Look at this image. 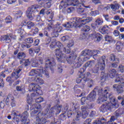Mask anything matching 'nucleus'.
<instances>
[{
	"label": "nucleus",
	"instance_id": "nucleus-1",
	"mask_svg": "<svg viewBox=\"0 0 124 124\" xmlns=\"http://www.w3.org/2000/svg\"><path fill=\"white\" fill-rule=\"evenodd\" d=\"M46 67H41L36 70L35 69H32L29 73L30 76H34L37 74V72L40 74H44L46 78H49V73H48V68H50L51 73H54L53 66H55L56 62L55 60L51 59H46L45 61Z\"/></svg>",
	"mask_w": 124,
	"mask_h": 124
},
{
	"label": "nucleus",
	"instance_id": "nucleus-2",
	"mask_svg": "<svg viewBox=\"0 0 124 124\" xmlns=\"http://www.w3.org/2000/svg\"><path fill=\"white\" fill-rule=\"evenodd\" d=\"M75 21L72 22L70 21L63 24V27L65 28H79L81 29V27L85 26L86 24L90 23L92 21V18L91 17H75Z\"/></svg>",
	"mask_w": 124,
	"mask_h": 124
},
{
	"label": "nucleus",
	"instance_id": "nucleus-3",
	"mask_svg": "<svg viewBox=\"0 0 124 124\" xmlns=\"http://www.w3.org/2000/svg\"><path fill=\"white\" fill-rule=\"evenodd\" d=\"M108 98L110 102H106L102 105L99 108L100 112L105 113V112H107L108 110L112 112L119 108V104L113 94H109L108 95Z\"/></svg>",
	"mask_w": 124,
	"mask_h": 124
},
{
	"label": "nucleus",
	"instance_id": "nucleus-4",
	"mask_svg": "<svg viewBox=\"0 0 124 124\" xmlns=\"http://www.w3.org/2000/svg\"><path fill=\"white\" fill-rule=\"evenodd\" d=\"M52 114H53L52 111H49L48 113L47 111H43L42 113L39 112L36 115V124H61L62 122H61V121L60 120H56V118L54 117H53V123L52 122H50V121L43 118L46 115L48 118H51Z\"/></svg>",
	"mask_w": 124,
	"mask_h": 124
},
{
	"label": "nucleus",
	"instance_id": "nucleus-5",
	"mask_svg": "<svg viewBox=\"0 0 124 124\" xmlns=\"http://www.w3.org/2000/svg\"><path fill=\"white\" fill-rule=\"evenodd\" d=\"M76 58H77V54L74 52L70 54V55L66 58L67 63L71 64L72 68L74 69L75 68H79V67H80L82 65V64L80 62H75Z\"/></svg>",
	"mask_w": 124,
	"mask_h": 124
},
{
	"label": "nucleus",
	"instance_id": "nucleus-6",
	"mask_svg": "<svg viewBox=\"0 0 124 124\" xmlns=\"http://www.w3.org/2000/svg\"><path fill=\"white\" fill-rule=\"evenodd\" d=\"M115 83H120L121 85L114 84L113 88L114 90H116L118 93H124V78L122 76H117L115 79Z\"/></svg>",
	"mask_w": 124,
	"mask_h": 124
},
{
	"label": "nucleus",
	"instance_id": "nucleus-7",
	"mask_svg": "<svg viewBox=\"0 0 124 124\" xmlns=\"http://www.w3.org/2000/svg\"><path fill=\"white\" fill-rule=\"evenodd\" d=\"M105 60H106V57L105 56H102V58L99 59L97 64L95 65L92 70L93 73H98L99 69L101 71L105 70V67L106 66Z\"/></svg>",
	"mask_w": 124,
	"mask_h": 124
},
{
	"label": "nucleus",
	"instance_id": "nucleus-8",
	"mask_svg": "<svg viewBox=\"0 0 124 124\" xmlns=\"http://www.w3.org/2000/svg\"><path fill=\"white\" fill-rule=\"evenodd\" d=\"M110 92V88L107 87L104 88V90L101 89L98 90V94L100 96L98 98L99 100L101 101V102H105L107 101L108 99V96L107 94L109 93Z\"/></svg>",
	"mask_w": 124,
	"mask_h": 124
},
{
	"label": "nucleus",
	"instance_id": "nucleus-9",
	"mask_svg": "<svg viewBox=\"0 0 124 124\" xmlns=\"http://www.w3.org/2000/svg\"><path fill=\"white\" fill-rule=\"evenodd\" d=\"M95 96H96V91L93 90L91 92L87 97H83L81 98V105H85V104H88L89 102H93L95 100Z\"/></svg>",
	"mask_w": 124,
	"mask_h": 124
},
{
	"label": "nucleus",
	"instance_id": "nucleus-10",
	"mask_svg": "<svg viewBox=\"0 0 124 124\" xmlns=\"http://www.w3.org/2000/svg\"><path fill=\"white\" fill-rule=\"evenodd\" d=\"M22 71V67L19 66L18 67L16 70H14V72L11 74V77H7L6 78L7 82H8V83H10V84L11 85V84L13 83V82H14V80L12 79V78L14 79V80H17V79H18L20 77V76H19V73Z\"/></svg>",
	"mask_w": 124,
	"mask_h": 124
},
{
	"label": "nucleus",
	"instance_id": "nucleus-11",
	"mask_svg": "<svg viewBox=\"0 0 124 124\" xmlns=\"http://www.w3.org/2000/svg\"><path fill=\"white\" fill-rule=\"evenodd\" d=\"M64 5H67L69 6H76V7H81L83 6L85 8H89L91 9V6H85V4H81V2H79V0H66L64 2Z\"/></svg>",
	"mask_w": 124,
	"mask_h": 124
},
{
	"label": "nucleus",
	"instance_id": "nucleus-12",
	"mask_svg": "<svg viewBox=\"0 0 124 124\" xmlns=\"http://www.w3.org/2000/svg\"><path fill=\"white\" fill-rule=\"evenodd\" d=\"M81 112L79 111L77 112L76 115V120L77 121H78L79 118L82 116L83 119H86L88 116H89V113L90 111H89V108H88V106H83L81 107Z\"/></svg>",
	"mask_w": 124,
	"mask_h": 124
},
{
	"label": "nucleus",
	"instance_id": "nucleus-13",
	"mask_svg": "<svg viewBox=\"0 0 124 124\" xmlns=\"http://www.w3.org/2000/svg\"><path fill=\"white\" fill-rule=\"evenodd\" d=\"M38 8H39V5L38 4H35L29 7L26 11V15L28 18L31 17L32 15L38 13L39 11H38Z\"/></svg>",
	"mask_w": 124,
	"mask_h": 124
},
{
	"label": "nucleus",
	"instance_id": "nucleus-14",
	"mask_svg": "<svg viewBox=\"0 0 124 124\" xmlns=\"http://www.w3.org/2000/svg\"><path fill=\"white\" fill-rule=\"evenodd\" d=\"M98 50H91L89 49H85L82 52L81 55L82 56H89L90 57H93L94 60H96V58H94V57H96L97 55L98 54Z\"/></svg>",
	"mask_w": 124,
	"mask_h": 124
},
{
	"label": "nucleus",
	"instance_id": "nucleus-15",
	"mask_svg": "<svg viewBox=\"0 0 124 124\" xmlns=\"http://www.w3.org/2000/svg\"><path fill=\"white\" fill-rule=\"evenodd\" d=\"M89 80V78L86 77L84 75L80 76L78 75V78L76 79V83L77 84H80V83H82L81 85V88L82 89H84L85 87V84H86V82H88Z\"/></svg>",
	"mask_w": 124,
	"mask_h": 124
},
{
	"label": "nucleus",
	"instance_id": "nucleus-16",
	"mask_svg": "<svg viewBox=\"0 0 124 124\" xmlns=\"http://www.w3.org/2000/svg\"><path fill=\"white\" fill-rule=\"evenodd\" d=\"M43 101H44V99L42 98V97L37 98L35 99L36 103L33 104L31 108H32V109H36V110H39V111H40V109H41V105L38 103H41V102H43Z\"/></svg>",
	"mask_w": 124,
	"mask_h": 124
},
{
	"label": "nucleus",
	"instance_id": "nucleus-17",
	"mask_svg": "<svg viewBox=\"0 0 124 124\" xmlns=\"http://www.w3.org/2000/svg\"><path fill=\"white\" fill-rule=\"evenodd\" d=\"M65 6H68L67 5H64V3L63 5L60 4L59 6L60 9H62V13L64 14H68V13H71L75 8L74 7H66Z\"/></svg>",
	"mask_w": 124,
	"mask_h": 124
},
{
	"label": "nucleus",
	"instance_id": "nucleus-18",
	"mask_svg": "<svg viewBox=\"0 0 124 124\" xmlns=\"http://www.w3.org/2000/svg\"><path fill=\"white\" fill-rule=\"evenodd\" d=\"M33 92H36V95H42L43 92L41 90V87L38 84L32 83L31 84Z\"/></svg>",
	"mask_w": 124,
	"mask_h": 124
},
{
	"label": "nucleus",
	"instance_id": "nucleus-19",
	"mask_svg": "<svg viewBox=\"0 0 124 124\" xmlns=\"http://www.w3.org/2000/svg\"><path fill=\"white\" fill-rule=\"evenodd\" d=\"M55 56H56V59L58 62H62V59L65 58L64 54L62 53V51H61V49H57L55 50Z\"/></svg>",
	"mask_w": 124,
	"mask_h": 124
},
{
	"label": "nucleus",
	"instance_id": "nucleus-20",
	"mask_svg": "<svg viewBox=\"0 0 124 124\" xmlns=\"http://www.w3.org/2000/svg\"><path fill=\"white\" fill-rule=\"evenodd\" d=\"M99 31L102 34H109L110 33V27L107 25H104L99 29Z\"/></svg>",
	"mask_w": 124,
	"mask_h": 124
},
{
	"label": "nucleus",
	"instance_id": "nucleus-21",
	"mask_svg": "<svg viewBox=\"0 0 124 124\" xmlns=\"http://www.w3.org/2000/svg\"><path fill=\"white\" fill-rule=\"evenodd\" d=\"M73 45H74V43L72 42L69 43L65 47H63V51L64 53H65V54H69L70 53V51L71 50L70 47H72Z\"/></svg>",
	"mask_w": 124,
	"mask_h": 124
},
{
	"label": "nucleus",
	"instance_id": "nucleus-22",
	"mask_svg": "<svg viewBox=\"0 0 124 124\" xmlns=\"http://www.w3.org/2000/svg\"><path fill=\"white\" fill-rule=\"evenodd\" d=\"M105 81H106V74L105 72L102 71L100 76V82L101 86L104 84Z\"/></svg>",
	"mask_w": 124,
	"mask_h": 124
},
{
	"label": "nucleus",
	"instance_id": "nucleus-23",
	"mask_svg": "<svg viewBox=\"0 0 124 124\" xmlns=\"http://www.w3.org/2000/svg\"><path fill=\"white\" fill-rule=\"evenodd\" d=\"M30 21H36V22H39L41 17L39 15H33L30 17H28Z\"/></svg>",
	"mask_w": 124,
	"mask_h": 124
},
{
	"label": "nucleus",
	"instance_id": "nucleus-24",
	"mask_svg": "<svg viewBox=\"0 0 124 124\" xmlns=\"http://www.w3.org/2000/svg\"><path fill=\"white\" fill-rule=\"evenodd\" d=\"M19 62L21 65L24 66H29L31 64L30 59H22L20 60Z\"/></svg>",
	"mask_w": 124,
	"mask_h": 124
},
{
	"label": "nucleus",
	"instance_id": "nucleus-25",
	"mask_svg": "<svg viewBox=\"0 0 124 124\" xmlns=\"http://www.w3.org/2000/svg\"><path fill=\"white\" fill-rule=\"evenodd\" d=\"M102 24H103V19H102V18H99L96 20L94 24H92V27H93V26H95L94 28H95V27H97V28L98 26H101Z\"/></svg>",
	"mask_w": 124,
	"mask_h": 124
},
{
	"label": "nucleus",
	"instance_id": "nucleus-26",
	"mask_svg": "<svg viewBox=\"0 0 124 124\" xmlns=\"http://www.w3.org/2000/svg\"><path fill=\"white\" fill-rule=\"evenodd\" d=\"M4 72V71H2L0 76V87H4V82L3 81V78H5Z\"/></svg>",
	"mask_w": 124,
	"mask_h": 124
},
{
	"label": "nucleus",
	"instance_id": "nucleus-27",
	"mask_svg": "<svg viewBox=\"0 0 124 124\" xmlns=\"http://www.w3.org/2000/svg\"><path fill=\"white\" fill-rule=\"evenodd\" d=\"M109 61L111 62H115V63H119V62H120L119 58H116V55H115L114 53H112L110 55Z\"/></svg>",
	"mask_w": 124,
	"mask_h": 124
},
{
	"label": "nucleus",
	"instance_id": "nucleus-28",
	"mask_svg": "<svg viewBox=\"0 0 124 124\" xmlns=\"http://www.w3.org/2000/svg\"><path fill=\"white\" fill-rule=\"evenodd\" d=\"M106 124V119L104 118H102L101 119L99 118L95 120L94 122H93V124Z\"/></svg>",
	"mask_w": 124,
	"mask_h": 124
},
{
	"label": "nucleus",
	"instance_id": "nucleus-29",
	"mask_svg": "<svg viewBox=\"0 0 124 124\" xmlns=\"http://www.w3.org/2000/svg\"><path fill=\"white\" fill-rule=\"evenodd\" d=\"M34 81H35L39 85H43L44 84V80L39 76H36L34 78Z\"/></svg>",
	"mask_w": 124,
	"mask_h": 124
},
{
	"label": "nucleus",
	"instance_id": "nucleus-30",
	"mask_svg": "<svg viewBox=\"0 0 124 124\" xmlns=\"http://www.w3.org/2000/svg\"><path fill=\"white\" fill-rule=\"evenodd\" d=\"M108 75L110 78L113 79V78L116 77V76L117 75V71L115 69H111L109 71Z\"/></svg>",
	"mask_w": 124,
	"mask_h": 124
},
{
	"label": "nucleus",
	"instance_id": "nucleus-31",
	"mask_svg": "<svg viewBox=\"0 0 124 124\" xmlns=\"http://www.w3.org/2000/svg\"><path fill=\"white\" fill-rule=\"evenodd\" d=\"M105 40L108 43H112L114 41V38H113L112 36L107 35L105 36Z\"/></svg>",
	"mask_w": 124,
	"mask_h": 124
},
{
	"label": "nucleus",
	"instance_id": "nucleus-32",
	"mask_svg": "<svg viewBox=\"0 0 124 124\" xmlns=\"http://www.w3.org/2000/svg\"><path fill=\"white\" fill-rule=\"evenodd\" d=\"M122 46H123V43L122 42L118 41L116 44V49L118 51V52H121L122 51Z\"/></svg>",
	"mask_w": 124,
	"mask_h": 124
},
{
	"label": "nucleus",
	"instance_id": "nucleus-33",
	"mask_svg": "<svg viewBox=\"0 0 124 124\" xmlns=\"http://www.w3.org/2000/svg\"><path fill=\"white\" fill-rule=\"evenodd\" d=\"M124 109L123 108H119L115 111V116L117 118H119L120 116L124 114Z\"/></svg>",
	"mask_w": 124,
	"mask_h": 124
},
{
	"label": "nucleus",
	"instance_id": "nucleus-34",
	"mask_svg": "<svg viewBox=\"0 0 124 124\" xmlns=\"http://www.w3.org/2000/svg\"><path fill=\"white\" fill-rule=\"evenodd\" d=\"M62 105H59L57 106V107L54 109V111L55 112L56 115H58L61 113V111H62Z\"/></svg>",
	"mask_w": 124,
	"mask_h": 124
},
{
	"label": "nucleus",
	"instance_id": "nucleus-35",
	"mask_svg": "<svg viewBox=\"0 0 124 124\" xmlns=\"http://www.w3.org/2000/svg\"><path fill=\"white\" fill-rule=\"evenodd\" d=\"M95 62V61H90L89 62H88L85 64V67H92L93 65H94V63Z\"/></svg>",
	"mask_w": 124,
	"mask_h": 124
},
{
	"label": "nucleus",
	"instance_id": "nucleus-36",
	"mask_svg": "<svg viewBox=\"0 0 124 124\" xmlns=\"http://www.w3.org/2000/svg\"><path fill=\"white\" fill-rule=\"evenodd\" d=\"M26 57V53L24 52H19L17 54V58H18L19 60H24Z\"/></svg>",
	"mask_w": 124,
	"mask_h": 124
},
{
	"label": "nucleus",
	"instance_id": "nucleus-37",
	"mask_svg": "<svg viewBox=\"0 0 124 124\" xmlns=\"http://www.w3.org/2000/svg\"><path fill=\"white\" fill-rule=\"evenodd\" d=\"M83 26L81 28V31H84L85 32H88L91 31V27L87 25H82Z\"/></svg>",
	"mask_w": 124,
	"mask_h": 124
},
{
	"label": "nucleus",
	"instance_id": "nucleus-38",
	"mask_svg": "<svg viewBox=\"0 0 124 124\" xmlns=\"http://www.w3.org/2000/svg\"><path fill=\"white\" fill-rule=\"evenodd\" d=\"M32 66L33 67H38V68H40V67H43L42 66H40L38 63V62L36 60H34L32 63Z\"/></svg>",
	"mask_w": 124,
	"mask_h": 124
},
{
	"label": "nucleus",
	"instance_id": "nucleus-39",
	"mask_svg": "<svg viewBox=\"0 0 124 124\" xmlns=\"http://www.w3.org/2000/svg\"><path fill=\"white\" fill-rule=\"evenodd\" d=\"M95 38H97V41L99 42L101 39H102V35L100 33L97 32L94 34Z\"/></svg>",
	"mask_w": 124,
	"mask_h": 124
},
{
	"label": "nucleus",
	"instance_id": "nucleus-40",
	"mask_svg": "<svg viewBox=\"0 0 124 124\" xmlns=\"http://www.w3.org/2000/svg\"><path fill=\"white\" fill-rule=\"evenodd\" d=\"M14 97H13V96H12V95L11 94H9L7 97L6 98V104L7 105H8L9 102L10 101V100H13V98Z\"/></svg>",
	"mask_w": 124,
	"mask_h": 124
},
{
	"label": "nucleus",
	"instance_id": "nucleus-41",
	"mask_svg": "<svg viewBox=\"0 0 124 124\" xmlns=\"http://www.w3.org/2000/svg\"><path fill=\"white\" fill-rule=\"evenodd\" d=\"M42 5H43L45 8H50L51 7V5H52V3L49 1L46 2V1H44V4Z\"/></svg>",
	"mask_w": 124,
	"mask_h": 124
},
{
	"label": "nucleus",
	"instance_id": "nucleus-42",
	"mask_svg": "<svg viewBox=\"0 0 124 124\" xmlns=\"http://www.w3.org/2000/svg\"><path fill=\"white\" fill-rule=\"evenodd\" d=\"M46 15H50V16L49 17V19H51V20H53V18L54 17V14L51 10H48L46 12Z\"/></svg>",
	"mask_w": 124,
	"mask_h": 124
},
{
	"label": "nucleus",
	"instance_id": "nucleus-43",
	"mask_svg": "<svg viewBox=\"0 0 124 124\" xmlns=\"http://www.w3.org/2000/svg\"><path fill=\"white\" fill-rule=\"evenodd\" d=\"M77 7V12L78 14H83V13L85 12V9L82 8L81 7Z\"/></svg>",
	"mask_w": 124,
	"mask_h": 124
},
{
	"label": "nucleus",
	"instance_id": "nucleus-44",
	"mask_svg": "<svg viewBox=\"0 0 124 124\" xmlns=\"http://www.w3.org/2000/svg\"><path fill=\"white\" fill-rule=\"evenodd\" d=\"M115 121V116H112L109 120V121L107 123V124H117V123L112 122Z\"/></svg>",
	"mask_w": 124,
	"mask_h": 124
},
{
	"label": "nucleus",
	"instance_id": "nucleus-45",
	"mask_svg": "<svg viewBox=\"0 0 124 124\" xmlns=\"http://www.w3.org/2000/svg\"><path fill=\"white\" fill-rule=\"evenodd\" d=\"M27 28L29 30H31L32 27H34V23L31 22V21H29L27 23Z\"/></svg>",
	"mask_w": 124,
	"mask_h": 124
},
{
	"label": "nucleus",
	"instance_id": "nucleus-46",
	"mask_svg": "<svg viewBox=\"0 0 124 124\" xmlns=\"http://www.w3.org/2000/svg\"><path fill=\"white\" fill-rule=\"evenodd\" d=\"M25 42L29 44H31L33 42V38L32 37L28 38L25 39Z\"/></svg>",
	"mask_w": 124,
	"mask_h": 124
},
{
	"label": "nucleus",
	"instance_id": "nucleus-47",
	"mask_svg": "<svg viewBox=\"0 0 124 124\" xmlns=\"http://www.w3.org/2000/svg\"><path fill=\"white\" fill-rule=\"evenodd\" d=\"M110 7L113 10H118V9L119 8V7L118 5H114L113 4H111L110 5Z\"/></svg>",
	"mask_w": 124,
	"mask_h": 124
},
{
	"label": "nucleus",
	"instance_id": "nucleus-48",
	"mask_svg": "<svg viewBox=\"0 0 124 124\" xmlns=\"http://www.w3.org/2000/svg\"><path fill=\"white\" fill-rule=\"evenodd\" d=\"M18 47L17 48L18 49L20 48L21 50H24V49L26 48V44L18 43Z\"/></svg>",
	"mask_w": 124,
	"mask_h": 124
},
{
	"label": "nucleus",
	"instance_id": "nucleus-49",
	"mask_svg": "<svg viewBox=\"0 0 124 124\" xmlns=\"http://www.w3.org/2000/svg\"><path fill=\"white\" fill-rule=\"evenodd\" d=\"M5 22L6 24H9L12 22V17L10 16H8L5 18Z\"/></svg>",
	"mask_w": 124,
	"mask_h": 124
},
{
	"label": "nucleus",
	"instance_id": "nucleus-50",
	"mask_svg": "<svg viewBox=\"0 0 124 124\" xmlns=\"http://www.w3.org/2000/svg\"><path fill=\"white\" fill-rule=\"evenodd\" d=\"M86 71V69L81 68L78 73V75H80V76H82V75H84L85 76V75H84V73Z\"/></svg>",
	"mask_w": 124,
	"mask_h": 124
},
{
	"label": "nucleus",
	"instance_id": "nucleus-51",
	"mask_svg": "<svg viewBox=\"0 0 124 124\" xmlns=\"http://www.w3.org/2000/svg\"><path fill=\"white\" fill-rule=\"evenodd\" d=\"M56 46H57V42L56 41H52L50 45V49L56 48Z\"/></svg>",
	"mask_w": 124,
	"mask_h": 124
},
{
	"label": "nucleus",
	"instance_id": "nucleus-52",
	"mask_svg": "<svg viewBox=\"0 0 124 124\" xmlns=\"http://www.w3.org/2000/svg\"><path fill=\"white\" fill-rule=\"evenodd\" d=\"M29 52L30 55L31 56V57H33L34 56V48H31L29 49Z\"/></svg>",
	"mask_w": 124,
	"mask_h": 124
},
{
	"label": "nucleus",
	"instance_id": "nucleus-53",
	"mask_svg": "<svg viewBox=\"0 0 124 124\" xmlns=\"http://www.w3.org/2000/svg\"><path fill=\"white\" fill-rule=\"evenodd\" d=\"M16 90L17 92H24L25 89L23 88V86H17L16 87Z\"/></svg>",
	"mask_w": 124,
	"mask_h": 124
},
{
	"label": "nucleus",
	"instance_id": "nucleus-54",
	"mask_svg": "<svg viewBox=\"0 0 124 124\" xmlns=\"http://www.w3.org/2000/svg\"><path fill=\"white\" fill-rule=\"evenodd\" d=\"M91 14L92 16H96L97 15H99V11H98L97 10H95V11H92L91 12Z\"/></svg>",
	"mask_w": 124,
	"mask_h": 124
},
{
	"label": "nucleus",
	"instance_id": "nucleus-55",
	"mask_svg": "<svg viewBox=\"0 0 124 124\" xmlns=\"http://www.w3.org/2000/svg\"><path fill=\"white\" fill-rule=\"evenodd\" d=\"M10 39H9V36L8 35H4L2 36V40L3 41H8V40H10Z\"/></svg>",
	"mask_w": 124,
	"mask_h": 124
},
{
	"label": "nucleus",
	"instance_id": "nucleus-56",
	"mask_svg": "<svg viewBox=\"0 0 124 124\" xmlns=\"http://www.w3.org/2000/svg\"><path fill=\"white\" fill-rule=\"evenodd\" d=\"M38 31H39V30H38V28H35L34 30V31L32 32V34H30V35L34 36L35 35V34H37L38 33Z\"/></svg>",
	"mask_w": 124,
	"mask_h": 124
},
{
	"label": "nucleus",
	"instance_id": "nucleus-57",
	"mask_svg": "<svg viewBox=\"0 0 124 124\" xmlns=\"http://www.w3.org/2000/svg\"><path fill=\"white\" fill-rule=\"evenodd\" d=\"M93 3L94 4H101V0H92Z\"/></svg>",
	"mask_w": 124,
	"mask_h": 124
},
{
	"label": "nucleus",
	"instance_id": "nucleus-58",
	"mask_svg": "<svg viewBox=\"0 0 124 124\" xmlns=\"http://www.w3.org/2000/svg\"><path fill=\"white\" fill-rule=\"evenodd\" d=\"M56 46L58 47V48H59V49H60V50L61 48H62V47L63 46L62 45V43H61L60 42H56Z\"/></svg>",
	"mask_w": 124,
	"mask_h": 124
},
{
	"label": "nucleus",
	"instance_id": "nucleus-59",
	"mask_svg": "<svg viewBox=\"0 0 124 124\" xmlns=\"http://www.w3.org/2000/svg\"><path fill=\"white\" fill-rule=\"evenodd\" d=\"M5 106V102L4 101H1L0 102V107L1 109H3Z\"/></svg>",
	"mask_w": 124,
	"mask_h": 124
},
{
	"label": "nucleus",
	"instance_id": "nucleus-60",
	"mask_svg": "<svg viewBox=\"0 0 124 124\" xmlns=\"http://www.w3.org/2000/svg\"><path fill=\"white\" fill-rule=\"evenodd\" d=\"M103 16L105 18L106 21H107V22H110V17H109L108 15H103Z\"/></svg>",
	"mask_w": 124,
	"mask_h": 124
},
{
	"label": "nucleus",
	"instance_id": "nucleus-61",
	"mask_svg": "<svg viewBox=\"0 0 124 124\" xmlns=\"http://www.w3.org/2000/svg\"><path fill=\"white\" fill-rule=\"evenodd\" d=\"M118 68H119V71H120V72H122V73L123 72H124V65H120Z\"/></svg>",
	"mask_w": 124,
	"mask_h": 124
},
{
	"label": "nucleus",
	"instance_id": "nucleus-62",
	"mask_svg": "<svg viewBox=\"0 0 124 124\" xmlns=\"http://www.w3.org/2000/svg\"><path fill=\"white\" fill-rule=\"evenodd\" d=\"M68 38H69V37L68 36H63L62 37L61 40L62 41H66V40H68Z\"/></svg>",
	"mask_w": 124,
	"mask_h": 124
},
{
	"label": "nucleus",
	"instance_id": "nucleus-63",
	"mask_svg": "<svg viewBox=\"0 0 124 124\" xmlns=\"http://www.w3.org/2000/svg\"><path fill=\"white\" fill-rule=\"evenodd\" d=\"M39 42H40V40L39 39H37L34 41L33 46H38V44H39Z\"/></svg>",
	"mask_w": 124,
	"mask_h": 124
},
{
	"label": "nucleus",
	"instance_id": "nucleus-64",
	"mask_svg": "<svg viewBox=\"0 0 124 124\" xmlns=\"http://www.w3.org/2000/svg\"><path fill=\"white\" fill-rule=\"evenodd\" d=\"M120 31H119L118 30H115L113 32V34L114 36H119L120 35Z\"/></svg>",
	"mask_w": 124,
	"mask_h": 124
}]
</instances>
